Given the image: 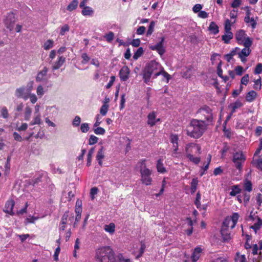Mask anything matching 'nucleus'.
Masks as SVG:
<instances>
[{
	"mask_svg": "<svg viewBox=\"0 0 262 262\" xmlns=\"http://www.w3.org/2000/svg\"><path fill=\"white\" fill-rule=\"evenodd\" d=\"M95 258L99 262H130L129 259L124 258L122 254L115 256L113 250L109 246L97 249Z\"/></svg>",
	"mask_w": 262,
	"mask_h": 262,
	"instance_id": "f257e3e1",
	"label": "nucleus"
},
{
	"mask_svg": "<svg viewBox=\"0 0 262 262\" xmlns=\"http://www.w3.org/2000/svg\"><path fill=\"white\" fill-rule=\"evenodd\" d=\"M208 125L203 120L192 119L187 126L186 134L190 137L198 139L205 133Z\"/></svg>",
	"mask_w": 262,
	"mask_h": 262,
	"instance_id": "f03ea898",
	"label": "nucleus"
},
{
	"mask_svg": "<svg viewBox=\"0 0 262 262\" xmlns=\"http://www.w3.org/2000/svg\"><path fill=\"white\" fill-rule=\"evenodd\" d=\"M163 67L156 61L152 60L148 63L143 71V79L144 82L149 84L150 79L156 78L160 75Z\"/></svg>",
	"mask_w": 262,
	"mask_h": 262,
	"instance_id": "7ed1b4c3",
	"label": "nucleus"
},
{
	"mask_svg": "<svg viewBox=\"0 0 262 262\" xmlns=\"http://www.w3.org/2000/svg\"><path fill=\"white\" fill-rule=\"evenodd\" d=\"M201 147L199 145L193 143L187 144L185 147V152L187 158L189 161L196 164L200 162V158L194 157V155L201 154Z\"/></svg>",
	"mask_w": 262,
	"mask_h": 262,
	"instance_id": "20e7f679",
	"label": "nucleus"
},
{
	"mask_svg": "<svg viewBox=\"0 0 262 262\" xmlns=\"http://www.w3.org/2000/svg\"><path fill=\"white\" fill-rule=\"evenodd\" d=\"M145 162V160H143L141 161V165L144 166L140 170L141 173V181L143 184L148 186L151 184L152 181L151 177L152 171L146 167Z\"/></svg>",
	"mask_w": 262,
	"mask_h": 262,
	"instance_id": "39448f33",
	"label": "nucleus"
},
{
	"mask_svg": "<svg viewBox=\"0 0 262 262\" xmlns=\"http://www.w3.org/2000/svg\"><path fill=\"white\" fill-rule=\"evenodd\" d=\"M198 116L201 119H205L207 122H211L213 119L212 110L206 105L201 107L196 112Z\"/></svg>",
	"mask_w": 262,
	"mask_h": 262,
	"instance_id": "423d86ee",
	"label": "nucleus"
},
{
	"mask_svg": "<svg viewBox=\"0 0 262 262\" xmlns=\"http://www.w3.org/2000/svg\"><path fill=\"white\" fill-rule=\"evenodd\" d=\"M246 160V156L242 151H237L233 155L232 161L237 169L241 171L243 167V164Z\"/></svg>",
	"mask_w": 262,
	"mask_h": 262,
	"instance_id": "0eeeda50",
	"label": "nucleus"
},
{
	"mask_svg": "<svg viewBox=\"0 0 262 262\" xmlns=\"http://www.w3.org/2000/svg\"><path fill=\"white\" fill-rule=\"evenodd\" d=\"M235 38L237 42L241 45H245V42L248 40L252 41L250 37L247 36L245 32L243 30H240L236 32Z\"/></svg>",
	"mask_w": 262,
	"mask_h": 262,
	"instance_id": "6e6552de",
	"label": "nucleus"
},
{
	"mask_svg": "<svg viewBox=\"0 0 262 262\" xmlns=\"http://www.w3.org/2000/svg\"><path fill=\"white\" fill-rule=\"evenodd\" d=\"M164 39V37H161L160 41L154 46H151L150 49L154 51H157L161 56L163 55L165 52L163 47Z\"/></svg>",
	"mask_w": 262,
	"mask_h": 262,
	"instance_id": "1a4fd4ad",
	"label": "nucleus"
},
{
	"mask_svg": "<svg viewBox=\"0 0 262 262\" xmlns=\"http://www.w3.org/2000/svg\"><path fill=\"white\" fill-rule=\"evenodd\" d=\"M58 108L56 105L48 106L46 108L45 115L51 119L55 118L58 115Z\"/></svg>",
	"mask_w": 262,
	"mask_h": 262,
	"instance_id": "9d476101",
	"label": "nucleus"
},
{
	"mask_svg": "<svg viewBox=\"0 0 262 262\" xmlns=\"http://www.w3.org/2000/svg\"><path fill=\"white\" fill-rule=\"evenodd\" d=\"M30 93L26 88L22 87L16 90L15 96L18 98H21L26 100L29 98Z\"/></svg>",
	"mask_w": 262,
	"mask_h": 262,
	"instance_id": "9b49d317",
	"label": "nucleus"
},
{
	"mask_svg": "<svg viewBox=\"0 0 262 262\" xmlns=\"http://www.w3.org/2000/svg\"><path fill=\"white\" fill-rule=\"evenodd\" d=\"M252 43V41H249L248 40L247 41L245 42V45H243L245 48L241 51L238 53V56L241 55L242 56H249L251 52V50H250V47L251 46Z\"/></svg>",
	"mask_w": 262,
	"mask_h": 262,
	"instance_id": "f8f14e48",
	"label": "nucleus"
},
{
	"mask_svg": "<svg viewBox=\"0 0 262 262\" xmlns=\"http://www.w3.org/2000/svg\"><path fill=\"white\" fill-rule=\"evenodd\" d=\"M129 70L127 67H123L119 72L120 78L122 81H126L129 78Z\"/></svg>",
	"mask_w": 262,
	"mask_h": 262,
	"instance_id": "ddd939ff",
	"label": "nucleus"
},
{
	"mask_svg": "<svg viewBox=\"0 0 262 262\" xmlns=\"http://www.w3.org/2000/svg\"><path fill=\"white\" fill-rule=\"evenodd\" d=\"M68 216V214L64 213L62 216L60 223L59 225V236L60 237H62V235H63L64 231Z\"/></svg>",
	"mask_w": 262,
	"mask_h": 262,
	"instance_id": "4468645a",
	"label": "nucleus"
},
{
	"mask_svg": "<svg viewBox=\"0 0 262 262\" xmlns=\"http://www.w3.org/2000/svg\"><path fill=\"white\" fill-rule=\"evenodd\" d=\"M14 22L15 19L13 14H9L5 21V24L7 28L10 30H11L13 28Z\"/></svg>",
	"mask_w": 262,
	"mask_h": 262,
	"instance_id": "2eb2a0df",
	"label": "nucleus"
},
{
	"mask_svg": "<svg viewBox=\"0 0 262 262\" xmlns=\"http://www.w3.org/2000/svg\"><path fill=\"white\" fill-rule=\"evenodd\" d=\"M14 205L15 203L13 200H8L5 204L4 211L10 215H13L14 214L13 209Z\"/></svg>",
	"mask_w": 262,
	"mask_h": 262,
	"instance_id": "dca6fc26",
	"label": "nucleus"
},
{
	"mask_svg": "<svg viewBox=\"0 0 262 262\" xmlns=\"http://www.w3.org/2000/svg\"><path fill=\"white\" fill-rule=\"evenodd\" d=\"M147 118V124L150 126H153L157 122L160 121V119H156V113L155 112L150 113L148 115Z\"/></svg>",
	"mask_w": 262,
	"mask_h": 262,
	"instance_id": "f3484780",
	"label": "nucleus"
},
{
	"mask_svg": "<svg viewBox=\"0 0 262 262\" xmlns=\"http://www.w3.org/2000/svg\"><path fill=\"white\" fill-rule=\"evenodd\" d=\"M244 21L246 23L249 24L252 28H255L256 22L253 17H250V12L249 11L246 12V16L244 18Z\"/></svg>",
	"mask_w": 262,
	"mask_h": 262,
	"instance_id": "a211bd4d",
	"label": "nucleus"
},
{
	"mask_svg": "<svg viewBox=\"0 0 262 262\" xmlns=\"http://www.w3.org/2000/svg\"><path fill=\"white\" fill-rule=\"evenodd\" d=\"M253 225L250 227V228L253 229L255 234L261 229L262 227V220L259 217Z\"/></svg>",
	"mask_w": 262,
	"mask_h": 262,
	"instance_id": "6ab92c4d",
	"label": "nucleus"
},
{
	"mask_svg": "<svg viewBox=\"0 0 262 262\" xmlns=\"http://www.w3.org/2000/svg\"><path fill=\"white\" fill-rule=\"evenodd\" d=\"M42 123L41 116L40 113L34 114L32 120L30 122V125H40Z\"/></svg>",
	"mask_w": 262,
	"mask_h": 262,
	"instance_id": "aec40b11",
	"label": "nucleus"
},
{
	"mask_svg": "<svg viewBox=\"0 0 262 262\" xmlns=\"http://www.w3.org/2000/svg\"><path fill=\"white\" fill-rule=\"evenodd\" d=\"M202 252V249L200 247L195 248L191 256V260L196 262L200 258Z\"/></svg>",
	"mask_w": 262,
	"mask_h": 262,
	"instance_id": "412c9836",
	"label": "nucleus"
},
{
	"mask_svg": "<svg viewBox=\"0 0 262 262\" xmlns=\"http://www.w3.org/2000/svg\"><path fill=\"white\" fill-rule=\"evenodd\" d=\"M65 60L66 58L62 56H59L57 60L53 63L52 69L55 70L60 68L65 62Z\"/></svg>",
	"mask_w": 262,
	"mask_h": 262,
	"instance_id": "4be33fe9",
	"label": "nucleus"
},
{
	"mask_svg": "<svg viewBox=\"0 0 262 262\" xmlns=\"http://www.w3.org/2000/svg\"><path fill=\"white\" fill-rule=\"evenodd\" d=\"M48 72V68L44 67L37 74L36 78L37 81H41L46 79V75Z\"/></svg>",
	"mask_w": 262,
	"mask_h": 262,
	"instance_id": "5701e85b",
	"label": "nucleus"
},
{
	"mask_svg": "<svg viewBox=\"0 0 262 262\" xmlns=\"http://www.w3.org/2000/svg\"><path fill=\"white\" fill-rule=\"evenodd\" d=\"M32 110L31 107L29 105H26L25 107L24 113H23V116H24V119L25 121H29L30 118L32 115Z\"/></svg>",
	"mask_w": 262,
	"mask_h": 262,
	"instance_id": "b1692460",
	"label": "nucleus"
},
{
	"mask_svg": "<svg viewBox=\"0 0 262 262\" xmlns=\"http://www.w3.org/2000/svg\"><path fill=\"white\" fill-rule=\"evenodd\" d=\"M221 233L224 241H228L231 239V234L228 228L222 227Z\"/></svg>",
	"mask_w": 262,
	"mask_h": 262,
	"instance_id": "393cba45",
	"label": "nucleus"
},
{
	"mask_svg": "<svg viewBox=\"0 0 262 262\" xmlns=\"http://www.w3.org/2000/svg\"><path fill=\"white\" fill-rule=\"evenodd\" d=\"M146 246L144 243L142 242L140 243V248L138 251L135 250L134 251V254L136 256V258H139L142 256L144 253Z\"/></svg>",
	"mask_w": 262,
	"mask_h": 262,
	"instance_id": "a878e982",
	"label": "nucleus"
},
{
	"mask_svg": "<svg viewBox=\"0 0 262 262\" xmlns=\"http://www.w3.org/2000/svg\"><path fill=\"white\" fill-rule=\"evenodd\" d=\"M235 226V224L232 221V220H230L229 216H228L224 221L222 227L228 228V229H229V228L232 229Z\"/></svg>",
	"mask_w": 262,
	"mask_h": 262,
	"instance_id": "bb28decb",
	"label": "nucleus"
},
{
	"mask_svg": "<svg viewBox=\"0 0 262 262\" xmlns=\"http://www.w3.org/2000/svg\"><path fill=\"white\" fill-rule=\"evenodd\" d=\"M104 147L101 146L99 150L98 151L96 157L97 161L100 166H101L102 164V159L104 157Z\"/></svg>",
	"mask_w": 262,
	"mask_h": 262,
	"instance_id": "cd10ccee",
	"label": "nucleus"
},
{
	"mask_svg": "<svg viewBox=\"0 0 262 262\" xmlns=\"http://www.w3.org/2000/svg\"><path fill=\"white\" fill-rule=\"evenodd\" d=\"M81 13L83 16H92L94 14V10L89 6H85L82 8Z\"/></svg>",
	"mask_w": 262,
	"mask_h": 262,
	"instance_id": "c85d7f7f",
	"label": "nucleus"
},
{
	"mask_svg": "<svg viewBox=\"0 0 262 262\" xmlns=\"http://www.w3.org/2000/svg\"><path fill=\"white\" fill-rule=\"evenodd\" d=\"M156 167L158 172L164 173L166 172V168L164 166L162 159H160L157 161Z\"/></svg>",
	"mask_w": 262,
	"mask_h": 262,
	"instance_id": "c756f323",
	"label": "nucleus"
},
{
	"mask_svg": "<svg viewBox=\"0 0 262 262\" xmlns=\"http://www.w3.org/2000/svg\"><path fill=\"white\" fill-rule=\"evenodd\" d=\"M233 37V34L232 32H225V34L222 36V39L225 43H230V41Z\"/></svg>",
	"mask_w": 262,
	"mask_h": 262,
	"instance_id": "7c9ffc66",
	"label": "nucleus"
},
{
	"mask_svg": "<svg viewBox=\"0 0 262 262\" xmlns=\"http://www.w3.org/2000/svg\"><path fill=\"white\" fill-rule=\"evenodd\" d=\"M104 230L111 234H113L115 231V225L114 223H111L108 225H105L104 226Z\"/></svg>",
	"mask_w": 262,
	"mask_h": 262,
	"instance_id": "2f4dec72",
	"label": "nucleus"
},
{
	"mask_svg": "<svg viewBox=\"0 0 262 262\" xmlns=\"http://www.w3.org/2000/svg\"><path fill=\"white\" fill-rule=\"evenodd\" d=\"M209 30L214 34H216L219 32V27L214 21L210 23Z\"/></svg>",
	"mask_w": 262,
	"mask_h": 262,
	"instance_id": "473e14b6",
	"label": "nucleus"
},
{
	"mask_svg": "<svg viewBox=\"0 0 262 262\" xmlns=\"http://www.w3.org/2000/svg\"><path fill=\"white\" fill-rule=\"evenodd\" d=\"M256 93L254 91H251L248 93L246 99L248 102L253 101L256 98Z\"/></svg>",
	"mask_w": 262,
	"mask_h": 262,
	"instance_id": "72a5a7b5",
	"label": "nucleus"
},
{
	"mask_svg": "<svg viewBox=\"0 0 262 262\" xmlns=\"http://www.w3.org/2000/svg\"><path fill=\"white\" fill-rule=\"evenodd\" d=\"M78 5V0H73L67 6V9L68 11H72L77 8Z\"/></svg>",
	"mask_w": 262,
	"mask_h": 262,
	"instance_id": "f704fd0d",
	"label": "nucleus"
},
{
	"mask_svg": "<svg viewBox=\"0 0 262 262\" xmlns=\"http://www.w3.org/2000/svg\"><path fill=\"white\" fill-rule=\"evenodd\" d=\"M54 46V41L52 39H48L45 42L43 48L45 50H49L52 48Z\"/></svg>",
	"mask_w": 262,
	"mask_h": 262,
	"instance_id": "c9c22d12",
	"label": "nucleus"
},
{
	"mask_svg": "<svg viewBox=\"0 0 262 262\" xmlns=\"http://www.w3.org/2000/svg\"><path fill=\"white\" fill-rule=\"evenodd\" d=\"M235 262H248L247 260L246 256L242 255L239 252H237L235 258Z\"/></svg>",
	"mask_w": 262,
	"mask_h": 262,
	"instance_id": "e433bc0d",
	"label": "nucleus"
},
{
	"mask_svg": "<svg viewBox=\"0 0 262 262\" xmlns=\"http://www.w3.org/2000/svg\"><path fill=\"white\" fill-rule=\"evenodd\" d=\"M259 217L257 216L255 213H253L252 211H251L249 215H248L246 217V220L248 222H254L256 221L257 219H258Z\"/></svg>",
	"mask_w": 262,
	"mask_h": 262,
	"instance_id": "4c0bfd02",
	"label": "nucleus"
},
{
	"mask_svg": "<svg viewBox=\"0 0 262 262\" xmlns=\"http://www.w3.org/2000/svg\"><path fill=\"white\" fill-rule=\"evenodd\" d=\"M242 106V103L239 101H236L234 103H231L230 105V107L232 108L231 113H233L234 112H235V111L237 108H239Z\"/></svg>",
	"mask_w": 262,
	"mask_h": 262,
	"instance_id": "58836bf2",
	"label": "nucleus"
},
{
	"mask_svg": "<svg viewBox=\"0 0 262 262\" xmlns=\"http://www.w3.org/2000/svg\"><path fill=\"white\" fill-rule=\"evenodd\" d=\"M252 163L256 164V167L262 170V155L259 157L257 160H253Z\"/></svg>",
	"mask_w": 262,
	"mask_h": 262,
	"instance_id": "ea45409f",
	"label": "nucleus"
},
{
	"mask_svg": "<svg viewBox=\"0 0 262 262\" xmlns=\"http://www.w3.org/2000/svg\"><path fill=\"white\" fill-rule=\"evenodd\" d=\"M45 92L46 90L41 85H39L37 86L36 89V93L39 98L42 97Z\"/></svg>",
	"mask_w": 262,
	"mask_h": 262,
	"instance_id": "a19ab883",
	"label": "nucleus"
},
{
	"mask_svg": "<svg viewBox=\"0 0 262 262\" xmlns=\"http://www.w3.org/2000/svg\"><path fill=\"white\" fill-rule=\"evenodd\" d=\"M241 192L240 188L237 185H234L232 187L231 191L230 192L231 196H235Z\"/></svg>",
	"mask_w": 262,
	"mask_h": 262,
	"instance_id": "79ce46f5",
	"label": "nucleus"
},
{
	"mask_svg": "<svg viewBox=\"0 0 262 262\" xmlns=\"http://www.w3.org/2000/svg\"><path fill=\"white\" fill-rule=\"evenodd\" d=\"M144 50L143 48L140 47L138 49L136 52L134 53L133 55V58L135 60H137L138 58H139L143 53Z\"/></svg>",
	"mask_w": 262,
	"mask_h": 262,
	"instance_id": "37998d69",
	"label": "nucleus"
},
{
	"mask_svg": "<svg viewBox=\"0 0 262 262\" xmlns=\"http://www.w3.org/2000/svg\"><path fill=\"white\" fill-rule=\"evenodd\" d=\"M155 26V21H151L148 26V30L146 33V35L147 36H150L153 33V32L154 31Z\"/></svg>",
	"mask_w": 262,
	"mask_h": 262,
	"instance_id": "c03bdc74",
	"label": "nucleus"
},
{
	"mask_svg": "<svg viewBox=\"0 0 262 262\" xmlns=\"http://www.w3.org/2000/svg\"><path fill=\"white\" fill-rule=\"evenodd\" d=\"M108 105L106 103H104L103 105L101 107L100 110V113L101 115L105 116L108 110Z\"/></svg>",
	"mask_w": 262,
	"mask_h": 262,
	"instance_id": "a18cd8bd",
	"label": "nucleus"
},
{
	"mask_svg": "<svg viewBox=\"0 0 262 262\" xmlns=\"http://www.w3.org/2000/svg\"><path fill=\"white\" fill-rule=\"evenodd\" d=\"M1 115L4 119H7L8 118L9 113H8V109L6 107L3 106L1 108Z\"/></svg>",
	"mask_w": 262,
	"mask_h": 262,
	"instance_id": "49530a36",
	"label": "nucleus"
},
{
	"mask_svg": "<svg viewBox=\"0 0 262 262\" xmlns=\"http://www.w3.org/2000/svg\"><path fill=\"white\" fill-rule=\"evenodd\" d=\"M198 183V181L196 179H193L191 183V192L194 193L196 190Z\"/></svg>",
	"mask_w": 262,
	"mask_h": 262,
	"instance_id": "de8ad7c7",
	"label": "nucleus"
},
{
	"mask_svg": "<svg viewBox=\"0 0 262 262\" xmlns=\"http://www.w3.org/2000/svg\"><path fill=\"white\" fill-rule=\"evenodd\" d=\"M28 127V125L26 123H23L20 126L18 124H16V130L18 132L25 131Z\"/></svg>",
	"mask_w": 262,
	"mask_h": 262,
	"instance_id": "09e8293b",
	"label": "nucleus"
},
{
	"mask_svg": "<svg viewBox=\"0 0 262 262\" xmlns=\"http://www.w3.org/2000/svg\"><path fill=\"white\" fill-rule=\"evenodd\" d=\"M38 219V217H35L33 216H28L25 221V225H27L29 223H34L35 221Z\"/></svg>",
	"mask_w": 262,
	"mask_h": 262,
	"instance_id": "8fccbe9b",
	"label": "nucleus"
},
{
	"mask_svg": "<svg viewBox=\"0 0 262 262\" xmlns=\"http://www.w3.org/2000/svg\"><path fill=\"white\" fill-rule=\"evenodd\" d=\"M90 129L89 124L88 123H83L81 124L80 130L83 133H87Z\"/></svg>",
	"mask_w": 262,
	"mask_h": 262,
	"instance_id": "3c124183",
	"label": "nucleus"
},
{
	"mask_svg": "<svg viewBox=\"0 0 262 262\" xmlns=\"http://www.w3.org/2000/svg\"><path fill=\"white\" fill-rule=\"evenodd\" d=\"M94 132L96 135H104L105 133V130L101 127H96L94 129Z\"/></svg>",
	"mask_w": 262,
	"mask_h": 262,
	"instance_id": "603ef678",
	"label": "nucleus"
},
{
	"mask_svg": "<svg viewBox=\"0 0 262 262\" xmlns=\"http://www.w3.org/2000/svg\"><path fill=\"white\" fill-rule=\"evenodd\" d=\"M69 27L67 24L63 25L60 29L59 34L60 35H64L66 32L69 31Z\"/></svg>",
	"mask_w": 262,
	"mask_h": 262,
	"instance_id": "864d4df0",
	"label": "nucleus"
},
{
	"mask_svg": "<svg viewBox=\"0 0 262 262\" xmlns=\"http://www.w3.org/2000/svg\"><path fill=\"white\" fill-rule=\"evenodd\" d=\"M98 141V138L94 136V135H91L89 140V145H94L97 143Z\"/></svg>",
	"mask_w": 262,
	"mask_h": 262,
	"instance_id": "5fc2aeb1",
	"label": "nucleus"
},
{
	"mask_svg": "<svg viewBox=\"0 0 262 262\" xmlns=\"http://www.w3.org/2000/svg\"><path fill=\"white\" fill-rule=\"evenodd\" d=\"M98 189L96 187H93L90 190V196L91 199L93 200L95 198V195H96L98 193Z\"/></svg>",
	"mask_w": 262,
	"mask_h": 262,
	"instance_id": "6e6d98bb",
	"label": "nucleus"
},
{
	"mask_svg": "<svg viewBox=\"0 0 262 262\" xmlns=\"http://www.w3.org/2000/svg\"><path fill=\"white\" fill-rule=\"evenodd\" d=\"M231 27L230 21L229 19H227L225 21V28H224L225 32H231Z\"/></svg>",
	"mask_w": 262,
	"mask_h": 262,
	"instance_id": "4d7b16f0",
	"label": "nucleus"
},
{
	"mask_svg": "<svg viewBox=\"0 0 262 262\" xmlns=\"http://www.w3.org/2000/svg\"><path fill=\"white\" fill-rule=\"evenodd\" d=\"M160 75H162L163 77V78L166 80L167 83L168 82L169 79L171 78L170 75L164 71V68H163L162 72H161Z\"/></svg>",
	"mask_w": 262,
	"mask_h": 262,
	"instance_id": "13d9d810",
	"label": "nucleus"
},
{
	"mask_svg": "<svg viewBox=\"0 0 262 262\" xmlns=\"http://www.w3.org/2000/svg\"><path fill=\"white\" fill-rule=\"evenodd\" d=\"M81 122V118L79 116H76L73 120L72 125L74 126H78Z\"/></svg>",
	"mask_w": 262,
	"mask_h": 262,
	"instance_id": "bf43d9fd",
	"label": "nucleus"
},
{
	"mask_svg": "<svg viewBox=\"0 0 262 262\" xmlns=\"http://www.w3.org/2000/svg\"><path fill=\"white\" fill-rule=\"evenodd\" d=\"M104 37L108 42H111L114 39V34L113 32H110L108 34L105 35Z\"/></svg>",
	"mask_w": 262,
	"mask_h": 262,
	"instance_id": "052dcab7",
	"label": "nucleus"
},
{
	"mask_svg": "<svg viewBox=\"0 0 262 262\" xmlns=\"http://www.w3.org/2000/svg\"><path fill=\"white\" fill-rule=\"evenodd\" d=\"M101 117L100 115L97 114L95 117V122L94 124V127H96L100 125L101 123Z\"/></svg>",
	"mask_w": 262,
	"mask_h": 262,
	"instance_id": "680f3d73",
	"label": "nucleus"
},
{
	"mask_svg": "<svg viewBox=\"0 0 262 262\" xmlns=\"http://www.w3.org/2000/svg\"><path fill=\"white\" fill-rule=\"evenodd\" d=\"M201 194L199 192H198L196 196L195 201L194 202L195 205H196L197 208L199 209L201 207Z\"/></svg>",
	"mask_w": 262,
	"mask_h": 262,
	"instance_id": "e2e57ef3",
	"label": "nucleus"
},
{
	"mask_svg": "<svg viewBox=\"0 0 262 262\" xmlns=\"http://www.w3.org/2000/svg\"><path fill=\"white\" fill-rule=\"evenodd\" d=\"M229 218L232 220V221L236 225L239 218V215L237 213H234L231 216H229Z\"/></svg>",
	"mask_w": 262,
	"mask_h": 262,
	"instance_id": "0e129e2a",
	"label": "nucleus"
},
{
	"mask_svg": "<svg viewBox=\"0 0 262 262\" xmlns=\"http://www.w3.org/2000/svg\"><path fill=\"white\" fill-rule=\"evenodd\" d=\"M229 218L232 220V221L236 225L239 218V215L237 213H234L231 216H229Z\"/></svg>",
	"mask_w": 262,
	"mask_h": 262,
	"instance_id": "69168bd1",
	"label": "nucleus"
},
{
	"mask_svg": "<svg viewBox=\"0 0 262 262\" xmlns=\"http://www.w3.org/2000/svg\"><path fill=\"white\" fill-rule=\"evenodd\" d=\"M202 8H203V6L202 5L199 4H195L193 6V7L192 8V10H193V12L195 13H199L200 11H201V9H202Z\"/></svg>",
	"mask_w": 262,
	"mask_h": 262,
	"instance_id": "338daca9",
	"label": "nucleus"
},
{
	"mask_svg": "<svg viewBox=\"0 0 262 262\" xmlns=\"http://www.w3.org/2000/svg\"><path fill=\"white\" fill-rule=\"evenodd\" d=\"M262 72V64L258 63L254 70V73L255 74H259Z\"/></svg>",
	"mask_w": 262,
	"mask_h": 262,
	"instance_id": "774afa93",
	"label": "nucleus"
}]
</instances>
